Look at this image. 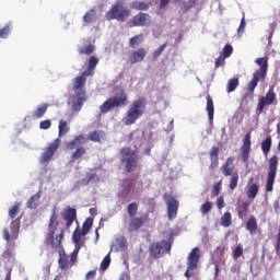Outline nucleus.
Segmentation results:
<instances>
[{
    "mask_svg": "<svg viewBox=\"0 0 280 280\" xmlns=\"http://www.w3.org/2000/svg\"><path fill=\"white\" fill-rule=\"evenodd\" d=\"M89 75H93V72L84 71L81 75L72 80V91L74 93L72 96V108L77 113H80V110H82L84 102H86L88 100L85 86L86 78H89Z\"/></svg>",
    "mask_w": 280,
    "mask_h": 280,
    "instance_id": "f257e3e1",
    "label": "nucleus"
},
{
    "mask_svg": "<svg viewBox=\"0 0 280 280\" xmlns=\"http://www.w3.org/2000/svg\"><path fill=\"white\" fill-rule=\"evenodd\" d=\"M147 106L148 101L145 100V97H139L133 101L129 105L125 116L121 119L124 126H132L137 124V120L141 119V117H143V115L145 114Z\"/></svg>",
    "mask_w": 280,
    "mask_h": 280,
    "instance_id": "f03ea898",
    "label": "nucleus"
},
{
    "mask_svg": "<svg viewBox=\"0 0 280 280\" xmlns=\"http://www.w3.org/2000/svg\"><path fill=\"white\" fill-rule=\"evenodd\" d=\"M60 221H58V213L56 212V208L52 210L50 219H49V238L51 248H60L62 246V240H65V230L62 228H58Z\"/></svg>",
    "mask_w": 280,
    "mask_h": 280,
    "instance_id": "7ed1b4c3",
    "label": "nucleus"
},
{
    "mask_svg": "<svg viewBox=\"0 0 280 280\" xmlns=\"http://www.w3.org/2000/svg\"><path fill=\"white\" fill-rule=\"evenodd\" d=\"M120 163L124 165L127 174L135 172V170L139 167V155L137 151L132 150L130 147H124L120 150Z\"/></svg>",
    "mask_w": 280,
    "mask_h": 280,
    "instance_id": "20e7f679",
    "label": "nucleus"
},
{
    "mask_svg": "<svg viewBox=\"0 0 280 280\" xmlns=\"http://www.w3.org/2000/svg\"><path fill=\"white\" fill-rule=\"evenodd\" d=\"M128 104V94L125 90H120L114 97L106 100L101 106L100 110L103 115L110 113L114 108H119Z\"/></svg>",
    "mask_w": 280,
    "mask_h": 280,
    "instance_id": "39448f33",
    "label": "nucleus"
},
{
    "mask_svg": "<svg viewBox=\"0 0 280 280\" xmlns=\"http://www.w3.org/2000/svg\"><path fill=\"white\" fill-rule=\"evenodd\" d=\"M174 243V234L170 233L167 241L162 240L160 242L152 243L149 247L150 256L153 259H161L165 253L172 252V244Z\"/></svg>",
    "mask_w": 280,
    "mask_h": 280,
    "instance_id": "423d86ee",
    "label": "nucleus"
},
{
    "mask_svg": "<svg viewBox=\"0 0 280 280\" xmlns=\"http://www.w3.org/2000/svg\"><path fill=\"white\" fill-rule=\"evenodd\" d=\"M130 9L125 8L121 2H116L112 5V8L107 11L105 14V18L107 21H120V23H124L127 19L130 18Z\"/></svg>",
    "mask_w": 280,
    "mask_h": 280,
    "instance_id": "0eeeda50",
    "label": "nucleus"
},
{
    "mask_svg": "<svg viewBox=\"0 0 280 280\" xmlns=\"http://www.w3.org/2000/svg\"><path fill=\"white\" fill-rule=\"evenodd\" d=\"M84 143H86V137H84V135H79L66 144L67 150H75L71 155L72 163L78 161V159H82V156L86 154V149H84V147H80L84 145Z\"/></svg>",
    "mask_w": 280,
    "mask_h": 280,
    "instance_id": "6e6552de",
    "label": "nucleus"
},
{
    "mask_svg": "<svg viewBox=\"0 0 280 280\" xmlns=\"http://www.w3.org/2000/svg\"><path fill=\"white\" fill-rule=\"evenodd\" d=\"M233 158H228L225 163L221 166V172L223 174V176H231L230 177V184L229 187L231 189V191L235 190V188L237 187V183H240V173L237 172V170H235L233 165Z\"/></svg>",
    "mask_w": 280,
    "mask_h": 280,
    "instance_id": "1a4fd4ad",
    "label": "nucleus"
},
{
    "mask_svg": "<svg viewBox=\"0 0 280 280\" xmlns=\"http://www.w3.org/2000/svg\"><path fill=\"white\" fill-rule=\"evenodd\" d=\"M21 229V222L14 220L11 222L10 229L4 228L2 231V237L7 241L9 248H14L16 246V241L19 240V231Z\"/></svg>",
    "mask_w": 280,
    "mask_h": 280,
    "instance_id": "9d476101",
    "label": "nucleus"
},
{
    "mask_svg": "<svg viewBox=\"0 0 280 280\" xmlns=\"http://www.w3.org/2000/svg\"><path fill=\"white\" fill-rule=\"evenodd\" d=\"M79 253L80 246H77L70 256L65 253V249L59 250L58 266L60 270H69V268H73V266L78 264Z\"/></svg>",
    "mask_w": 280,
    "mask_h": 280,
    "instance_id": "9b49d317",
    "label": "nucleus"
},
{
    "mask_svg": "<svg viewBox=\"0 0 280 280\" xmlns=\"http://www.w3.org/2000/svg\"><path fill=\"white\" fill-rule=\"evenodd\" d=\"M279 167V156L272 155L269 159V168L266 182V191H272L275 187V179L277 178V168Z\"/></svg>",
    "mask_w": 280,
    "mask_h": 280,
    "instance_id": "f8f14e48",
    "label": "nucleus"
},
{
    "mask_svg": "<svg viewBox=\"0 0 280 280\" xmlns=\"http://www.w3.org/2000/svg\"><path fill=\"white\" fill-rule=\"evenodd\" d=\"M199 261H200V248L195 247L191 249V252L187 257V270L184 273L185 277H187V279H189L191 275H194L191 270H196V268H198Z\"/></svg>",
    "mask_w": 280,
    "mask_h": 280,
    "instance_id": "ddd939ff",
    "label": "nucleus"
},
{
    "mask_svg": "<svg viewBox=\"0 0 280 280\" xmlns=\"http://www.w3.org/2000/svg\"><path fill=\"white\" fill-rule=\"evenodd\" d=\"M163 200L165 201L166 205L168 220H175L176 215H178L179 207L176 197L166 192L163 195Z\"/></svg>",
    "mask_w": 280,
    "mask_h": 280,
    "instance_id": "4468645a",
    "label": "nucleus"
},
{
    "mask_svg": "<svg viewBox=\"0 0 280 280\" xmlns=\"http://www.w3.org/2000/svg\"><path fill=\"white\" fill-rule=\"evenodd\" d=\"M59 148H60V138H57L54 140V142L48 144L46 150L43 152V154L39 158V163H42V165L45 163H49V161L54 159V154H56Z\"/></svg>",
    "mask_w": 280,
    "mask_h": 280,
    "instance_id": "2eb2a0df",
    "label": "nucleus"
},
{
    "mask_svg": "<svg viewBox=\"0 0 280 280\" xmlns=\"http://www.w3.org/2000/svg\"><path fill=\"white\" fill-rule=\"evenodd\" d=\"M277 100V94H275V89L270 88L265 96H261L259 98L257 109L258 113H264V109L266 106H270L275 104V101Z\"/></svg>",
    "mask_w": 280,
    "mask_h": 280,
    "instance_id": "dca6fc26",
    "label": "nucleus"
},
{
    "mask_svg": "<svg viewBox=\"0 0 280 280\" xmlns=\"http://www.w3.org/2000/svg\"><path fill=\"white\" fill-rule=\"evenodd\" d=\"M150 214L145 213L140 217H131L129 222V233H135L148 222Z\"/></svg>",
    "mask_w": 280,
    "mask_h": 280,
    "instance_id": "f3484780",
    "label": "nucleus"
},
{
    "mask_svg": "<svg viewBox=\"0 0 280 280\" xmlns=\"http://www.w3.org/2000/svg\"><path fill=\"white\" fill-rule=\"evenodd\" d=\"M266 71H259L254 73L253 79L247 85L248 95H255V89H257L259 82H264L266 80Z\"/></svg>",
    "mask_w": 280,
    "mask_h": 280,
    "instance_id": "a211bd4d",
    "label": "nucleus"
},
{
    "mask_svg": "<svg viewBox=\"0 0 280 280\" xmlns=\"http://www.w3.org/2000/svg\"><path fill=\"white\" fill-rule=\"evenodd\" d=\"M62 220L66 222L67 229H71L73 225V222L78 220V212L74 208L68 207L62 213H61Z\"/></svg>",
    "mask_w": 280,
    "mask_h": 280,
    "instance_id": "6ab92c4d",
    "label": "nucleus"
},
{
    "mask_svg": "<svg viewBox=\"0 0 280 280\" xmlns=\"http://www.w3.org/2000/svg\"><path fill=\"white\" fill-rule=\"evenodd\" d=\"M150 21V15L148 13H138L131 21H129V27H145Z\"/></svg>",
    "mask_w": 280,
    "mask_h": 280,
    "instance_id": "aec40b11",
    "label": "nucleus"
},
{
    "mask_svg": "<svg viewBox=\"0 0 280 280\" xmlns=\"http://www.w3.org/2000/svg\"><path fill=\"white\" fill-rule=\"evenodd\" d=\"M250 132H247L243 140V145L241 147L243 163H248V159H250Z\"/></svg>",
    "mask_w": 280,
    "mask_h": 280,
    "instance_id": "412c9836",
    "label": "nucleus"
},
{
    "mask_svg": "<svg viewBox=\"0 0 280 280\" xmlns=\"http://www.w3.org/2000/svg\"><path fill=\"white\" fill-rule=\"evenodd\" d=\"M148 56V50L145 48H138L133 50L129 56L130 65H137L143 62Z\"/></svg>",
    "mask_w": 280,
    "mask_h": 280,
    "instance_id": "4be33fe9",
    "label": "nucleus"
},
{
    "mask_svg": "<svg viewBox=\"0 0 280 280\" xmlns=\"http://www.w3.org/2000/svg\"><path fill=\"white\" fill-rule=\"evenodd\" d=\"M207 106L206 110L208 113V117L210 121H213V115L215 114V106L213 105V98L211 97V94H207Z\"/></svg>",
    "mask_w": 280,
    "mask_h": 280,
    "instance_id": "5701e85b",
    "label": "nucleus"
},
{
    "mask_svg": "<svg viewBox=\"0 0 280 280\" xmlns=\"http://www.w3.org/2000/svg\"><path fill=\"white\" fill-rule=\"evenodd\" d=\"M80 56H91L95 51V45L91 44L90 40H86L81 48L78 49Z\"/></svg>",
    "mask_w": 280,
    "mask_h": 280,
    "instance_id": "b1692460",
    "label": "nucleus"
},
{
    "mask_svg": "<svg viewBox=\"0 0 280 280\" xmlns=\"http://www.w3.org/2000/svg\"><path fill=\"white\" fill-rule=\"evenodd\" d=\"M47 108H49V105L47 104L38 105L32 114L33 119H40L45 117V114L47 113Z\"/></svg>",
    "mask_w": 280,
    "mask_h": 280,
    "instance_id": "393cba45",
    "label": "nucleus"
},
{
    "mask_svg": "<svg viewBox=\"0 0 280 280\" xmlns=\"http://www.w3.org/2000/svg\"><path fill=\"white\" fill-rule=\"evenodd\" d=\"M106 137L103 130H95L89 133V140L94 141V143H102V139Z\"/></svg>",
    "mask_w": 280,
    "mask_h": 280,
    "instance_id": "a878e982",
    "label": "nucleus"
},
{
    "mask_svg": "<svg viewBox=\"0 0 280 280\" xmlns=\"http://www.w3.org/2000/svg\"><path fill=\"white\" fill-rule=\"evenodd\" d=\"M209 154H210V161H211L210 167H218L219 165L218 155L220 154V148L212 147Z\"/></svg>",
    "mask_w": 280,
    "mask_h": 280,
    "instance_id": "bb28decb",
    "label": "nucleus"
},
{
    "mask_svg": "<svg viewBox=\"0 0 280 280\" xmlns=\"http://www.w3.org/2000/svg\"><path fill=\"white\" fill-rule=\"evenodd\" d=\"M260 148L262 150V154L265 156H268L270 153V150L272 148V137L268 136L260 144Z\"/></svg>",
    "mask_w": 280,
    "mask_h": 280,
    "instance_id": "cd10ccee",
    "label": "nucleus"
},
{
    "mask_svg": "<svg viewBox=\"0 0 280 280\" xmlns=\"http://www.w3.org/2000/svg\"><path fill=\"white\" fill-rule=\"evenodd\" d=\"M38 202H40V191L33 195L26 202L27 209H37Z\"/></svg>",
    "mask_w": 280,
    "mask_h": 280,
    "instance_id": "c85d7f7f",
    "label": "nucleus"
},
{
    "mask_svg": "<svg viewBox=\"0 0 280 280\" xmlns=\"http://www.w3.org/2000/svg\"><path fill=\"white\" fill-rule=\"evenodd\" d=\"M250 207V203L248 202H243L238 208H237V214H238V218L241 220H244V218H246V215H248V209Z\"/></svg>",
    "mask_w": 280,
    "mask_h": 280,
    "instance_id": "c756f323",
    "label": "nucleus"
},
{
    "mask_svg": "<svg viewBox=\"0 0 280 280\" xmlns=\"http://www.w3.org/2000/svg\"><path fill=\"white\" fill-rule=\"evenodd\" d=\"M257 194H259V185L252 184L247 189V198L255 200L257 198Z\"/></svg>",
    "mask_w": 280,
    "mask_h": 280,
    "instance_id": "7c9ffc66",
    "label": "nucleus"
},
{
    "mask_svg": "<svg viewBox=\"0 0 280 280\" xmlns=\"http://www.w3.org/2000/svg\"><path fill=\"white\" fill-rule=\"evenodd\" d=\"M240 86V78H232L228 81L226 93H233Z\"/></svg>",
    "mask_w": 280,
    "mask_h": 280,
    "instance_id": "2f4dec72",
    "label": "nucleus"
},
{
    "mask_svg": "<svg viewBox=\"0 0 280 280\" xmlns=\"http://www.w3.org/2000/svg\"><path fill=\"white\" fill-rule=\"evenodd\" d=\"M231 224H233L231 212H225L221 217V225L224 226L225 229H229V226H231Z\"/></svg>",
    "mask_w": 280,
    "mask_h": 280,
    "instance_id": "473e14b6",
    "label": "nucleus"
},
{
    "mask_svg": "<svg viewBox=\"0 0 280 280\" xmlns=\"http://www.w3.org/2000/svg\"><path fill=\"white\" fill-rule=\"evenodd\" d=\"M137 211H139V203L137 202H131L127 207V213L129 218H135L137 215Z\"/></svg>",
    "mask_w": 280,
    "mask_h": 280,
    "instance_id": "72a5a7b5",
    "label": "nucleus"
},
{
    "mask_svg": "<svg viewBox=\"0 0 280 280\" xmlns=\"http://www.w3.org/2000/svg\"><path fill=\"white\" fill-rule=\"evenodd\" d=\"M143 35H136L129 39V47L135 49V47H139V45L143 42Z\"/></svg>",
    "mask_w": 280,
    "mask_h": 280,
    "instance_id": "f704fd0d",
    "label": "nucleus"
},
{
    "mask_svg": "<svg viewBox=\"0 0 280 280\" xmlns=\"http://www.w3.org/2000/svg\"><path fill=\"white\" fill-rule=\"evenodd\" d=\"M21 212V203H14L10 209H9V218L11 220H14L16 215Z\"/></svg>",
    "mask_w": 280,
    "mask_h": 280,
    "instance_id": "c9c22d12",
    "label": "nucleus"
},
{
    "mask_svg": "<svg viewBox=\"0 0 280 280\" xmlns=\"http://www.w3.org/2000/svg\"><path fill=\"white\" fill-rule=\"evenodd\" d=\"M246 229L249 233H255L257 231V219L255 217H250L246 223Z\"/></svg>",
    "mask_w": 280,
    "mask_h": 280,
    "instance_id": "e433bc0d",
    "label": "nucleus"
},
{
    "mask_svg": "<svg viewBox=\"0 0 280 280\" xmlns=\"http://www.w3.org/2000/svg\"><path fill=\"white\" fill-rule=\"evenodd\" d=\"M256 65L259 66L260 71H268V57L256 59Z\"/></svg>",
    "mask_w": 280,
    "mask_h": 280,
    "instance_id": "4c0bfd02",
    "label": "nucleus"
},
{
    "mask_svg": "<svg viewBox=\"0 0 280 280\" xmlns=\"http://www.w3.org/2000/svg\"><path fill=\"white\" fill-rule=\"evenodd\" d=\"M97 65H100V59L95 56H91L88 62V71H95Z\"/></svg>",
    "mask_w": 280,
    "mask_h": 280,
    "instance_id": "58836bf2",
    "label": "nucleus"
},
{
    "mask_svg": "<svg viewBox=\"0 0 280 280\" xmlns=\"http://www.w3.org/2000/svg\"><path fill=\"white\" fill-rule=\"evenodd\" d=\"M132 10L145 11L149 10L150 5L143 1H136L131 5Z\"/></svg>",
    "mask_w": 280,
    "mask_h": 280,
    "instance_id": "ea45409f",
    "label": "nucleus"
},
{
    "mask_svg": "<svg viewBox=\"0 0 280 280\" xmlns=\"http://www.w3.org/2000/svg\"><path fill=\"white\" fill-rule=\"evenodd\" d=\"M84 23H93L95 21V9H90L83 16Z\"/></svg>",
    "mask_w": 280,
    "mask_h": 280,
    "instance_id": "a19ab883",
    "label": "nucleus"
},
{
    "mask_svg": "<svg viewBox=\"0 0 280 280\" xmlns=\"http://www.w3.org/2000/svg\"><path fill=\"white\" fill-rule=\"evenodd\" d=\"M58 129H59V137H65V135L69 132V126H67V120H60Z\"/></svg>",
    "mask_w": 280,
    "mask_h": 280,
    "instance_id": "79ce46f5",
    "label": "nucleus"
},
{
    "mask_svg": "<svg viewBox=\"0 0 280 280\" xmlns=\"http://www.w3.org/2000/svg\"><path fill=\"white\" fill-rule=\"evenodd\" d=\"M82 237H84V235H82V231L80 230H74L73 234H72V241L73 244H75V248L77 246H80V241L82 240Z\"/></svg>",
    "mask_w": 280,
    "mask_h": 280,
    "instance_id": "37998d69",
    "label": "nucleus"
},
{
    "mask_svg": "<svg viewBox=\"0 0 280 280\" xmlns=\"http://www.w3.org/2000/svg\"><path fill=\"white\" fill-rule=\"evenodd\" d=\"M110 267V254H107L101 262V270L104 272Z\"/></svg>",
    "mask_w": 280,
    "mask_h": 280,
    "instance_id": "c03bdc74",
    "label": "nucleus"
},
{
    "mask_svg": "<svg viewBox=\"0 0 280 280\" xmlns=\"http://www.w3.org/2000/svg\"><path fill=\"white\" fill-rule=\"evenodd\" d=\"M232 55H233V46H231L230 44H226L223 47L221 56H223V58H231Z\"/></svg>",
    "mask_w": 280,
    "mask_h": 280,
    "instance_id": "a18cd8bd",
    "label": "nucleus"
},
{
    "mask_svg": "<svg viewBox=\"0 0 280 280\" xmlns=\"http://www.w3.org/2000/svg\"><path fill=\"white\" fill-rule=\"evenodd\" d=\"M91 226H93V220L88 219L82 226V235H88L89 232L91 231Z\"/></svg>",
    "mask_w": 280,
    "mask_h": 280,
    "instance_id": "49530a36",
    "label": "nucleus"
},
{
    "mask_svg": "<svg viewBox=\"0 0 280 280\" xmlns=\"http://www.w3.org/2000/svg\"><path fill=\"white\" fill-rule=\"evenodd\" d=\"M12 30V24H7L3 28L0 30V38H8Z\"/></svg>",
    "mask_w": 280,
    "mask_h": 280,
    "instance_id": "de8ad7c7",
    "label": "nucleus"
},
{
    "mask_svg": "<svg viewBox=\"0 0 280 280\" xmlns=\"http://www.w3.org/2000/svg\"><path fill=\"white\" fill-rule=\"evenodd\" d=\"M222 189V180L213 185L211 190V197L215 198V196H220V190Z\"/></svg>",
    "mask_w": 280,
    "mask_h": 280,
    "instance_id": "09e8293b",
    "label": "nucleus"
},
{
    "mask_svg": "<svg viewBox=\"0 0 280 280\" xmlns=\"http://www.w3.org/2000/svg\"><path fill=\"white\" fill-rule=\"evenodd\" d=\"M211 209H213V202H211V201H207V202L202 203L200 207V211L203 214L209 213V211H211Z\"/></svg>",
    "mask_w": 280,
    "mask_h": 280,
    "instance_id": "8fccbe9b",
    "label": "nucleus"
},
{
    "mask_svg": "<svg viewBox=\"0 0 280 280\" xmlns=\"http://www.w3.org/2000/svg\"><path fill=\"white\" fill-rule=\"evenodd\" d=\"M244 255V247L242 245H237L233 252V259H240Z\"/></svg>",
    "mask_w": 280,
    "mask_h": 280,
    "instance_id": "3c124183",
    "label": "nucleus"
},
{
    "mask_svg": "<svg viewBox=\"0 0 280 280\" xmlns=\"http://www.w3.org/2000/svg\"><path fill=\"white\" fill-rule=\"evenodd\" d=\"M40 130H49L51 128V120L46 119L39 122Z\"/></svg>",
    "mask_w": 280,
    "mask_h": 280,
    "instance_id": "603ef678",
    "label": "nucleus"
},
{
    "mask_svg": "<svg viewBox=\"0 0 280 280\" xmlns=\"http://www.w3.org/2000/svg\"><path fill=\"white\" fill-rule=\"evenodd\" d=\"M225 62H226V57H223L222 55H220V57L217 58L215 63H214L215 69H218L219 67H224Z\"/></svg>",
    "mask_w": 280,
    "mask_h": 280,
    "instance_id": "864d4df0",
    "label": "nucleus"
},
{
    "mask_svg": "<svg viewBox=\"0 0 280 280\" xmlns=\"http://www.w3.org/2000/svg\"><path fill=\"white\" fill-rule=\"evenodd\" d=\"M165 47H167V44H163L160 46L154 52H153V58H159L165 51Z\"/></svg>",
    "mask_w": 280,
    "mask_h": 280,
    "instance_id": "5fc2aeb1",
    "label": "nucleus"
},
{
    "mask_svg": "<svg viewBox=\"0 0 280 280\" xmlns=\"http://www.w3.org/2000/svg\"><path fill=\"white\" fill-rule=\"evenodd\" d=\"M95 277H97V270H90L86 275H85V280H93L95 279Z\"/></svg>",
    "mask_w": 280,
    "mask_h": 280,
    "instance_id": "6e6d98bb",
    "label": "nucleus"
},
{
    "mask_svg": "<svg viewBox=\"0 0 280 280\" xmlns=\"http://www.w3.org/2000/svg\"><path fill=\"white\" fill-rule=\"evenodd\" d=\"M246 27V19L243 16L242 20H241V24L238 26V34H244V30Z\"/></svg>",
    "mask_w": 280,
    "mask_h": 280,
    "instance_id": "4d7b16f0",
    "label": "nucleus"
},
{
    "mask_svg": "<svg viewBox=\"0 0 280 280\" xmlns=\"http://www.w3.org/2000/svg\"><path fill=\"white\" fill-rule=\"evenodd\" d=\"M7 250H4V253H2V257H3V259H12V250H10V248H12V247H9L8 245H7Z\"/></svg>",
    "mask_w": 280,
    "mask_h": 280,
    "instance_id": "13d9d810",
    "label": "nucleus"
},
{
    "mask_svg": "<svg viewBox=\"0 0 280 280\" xmlns=\"http://www.w3.org/2000/svg\"><path fill=\"white\" fill-rule=\"evenodd\" d=\"M217 207L218 209H224V197H219L217 199Z\"/></svg>",
    "mask_w": 280,
    "mask_h": 280,
    "instance_id": "bf43d9fd",
    "label": "nucleus"
},
{
    "mask_svg": "<svg viewBox=\"0 0 280 280\" xmlns=\"http://www.w3.org/2000/svg\"><path fill=\"white\" fill-rule=\"evenodd\" d=\"M170 3V0H161L160 8L163 10V8H167Z\"/></svg>",
    "mask_w": 280,
    "mask_h": 280,
    "instance_id": "052dcab7",
    "label": "nucleus"
},
{
    "mask_svg": "<svg viewBox=\"0 0 280 280\" xmlns=\"http://www.w3.org/2000/svg\"><path fill=\"white\" fill-rule=\"evenodd\" d=\"M220 275V265L215 264L214 266V277L218 279V276Z\"/></svg>",
    "mask_w": 280,
    "mask_h": 280,
    "instance_id": "680f3d73",
    "label": "nucleus"
},
{
    "mask_svg": "<svg viewBox=\"0 0 280 280\" xmlns=\"http://www.w3.org/2000/svg\"><path fill=\"white\" fill-rule=\"evenodd\" d=\"M90 213L91 215H97V208H91Z\"/></svg>",
    "mask_w": 280,
    "mask_h": 280,
    "instance_id": "e2e57ef3",
    "label": "nucleus"
},
{
    "mask_svg": "<svg viewBox=\"0 0 280 280\" xmlns=\"http://www.w3.org/2000/svg\"><path fill=\"white\" fill-rule=\"evenodd\" d=\"M215 250H217V253L219 252L222 254V253H224V246H218Z\"/></svg>",
    "mask_w": 280,
    "mask_h": 280,
    "instance_id": "0e129e2a",
    "label": "nucleus"
},
{
    "mask_svg": "<svg viewBox=\"0 0 280 280\" xmlns=\"http://www.w3.org/2000/svg\"><path fill=\"white\" fill-rule=\"evenodd\" d=\"M121 277H122V279H124V278H127V279H128V275H126V273H124Z\"/></svg>",
    "mask_w": 280,
    "mask_h": 280,
    "instance_id": "69168bd1",
    "label": "nucleus"
},
{
    "mask_svg": "<svg viewBox=\"0 0 280 280\" xmlns=\"http://www.w3.org/2000/svg\"><path fill=\"white\" fill-rule=\"evenodd\" d=\"M96 237H100V232L96 231Z\"/></svg>",
    "mask_w": 280,
    "mask_h": 280,
    "instance_id": "338daca9",
    "label": "nucleus"
}]
</instances>
